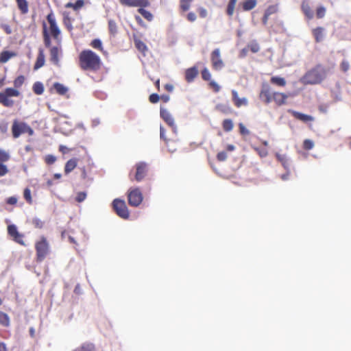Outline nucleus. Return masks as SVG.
<instances>
[{"instance_id": "nucleus-1", "label": "nucleus", "mask_w": 351, "mask_h": 351, "mask_svg": "<svg viewBox=\"0 0 351 351\" xmlns=\"http://www.w3.org/2000/svg\"><path fill=\"white\" fill-rule=\"evenodd\" d=\"M80 66L84 70H97L100 67L99 57L90 50L82 51L79 56Z\"/></svg>"}, {"instance_id": "nucleus-2", "label": "nucleus", "mask_w": 351, "mask_h": 351, "mask_svg": "<svg viewBox=\"0 0 351 351\" xmlns=\"http://www.w3.org/2000/svg\"><path fill=\"white\" fill-rule=\"evenodd\" d=\"M20 92L16 88H8L0 93V103L5 107H12L14 101L12 97H18Z\"/></svg>"}, {"instance_id": "nucleus-3", "label": "nucleus", "mask_w": 351, "mask_h": 351, "mask_svg": "<svg viewBox=\"0 0 351 351\" xmlns=\"http://www.w3.org/2000/svg\"><path fill=\"white\" fill-rule=\"evenodd\" d=\"M12 132L13 137L16 138L19 136L24 133H28L29 135L32 136L34 134L33 130L25 123L19 122L14 121L12 126Z\"/></svg>"}, {"instance_id": "nucleus-4", "label": "nucleus", "mask_w": 351, "mask_h": 351, "mask_svg": "<svg viewBox=\"0 0 351 351\" xmlns=\"http://www.w3.org/2000/svg\"><path fill=\"white\" fill-rule=\"evenodd\" d=\"M112 204L114 210L119 217L123 219L129 217V212L123 200L116 199L113 201Z\"/></svg>"}, {"instance_id": "nucleus-5", "label": "nucleus", "mask_w": 351, "mask_h": 351, "mask_svg": "<svg viewBox=\"0 0 351 351\" xmlns=\"http://www.w3.org/2000/svg\"><path fill=\"white\" fill-rule=\"evenodd\" d=\"M143 201V195L138 188L132 189L128 193V202L132 206H138Z\"/></svg>"}, {"instance_id": "nucleus-6", "label": "nucleus", "mask_w": 351, "mask_h": 351, "mask_svg": "<svg viewBox=\"0 0 351 351\" xmlns=\"http://www.w3.org/2000/svg\"><path fill=\"white\" fill-rule=\"evenodd\" d=\"M36 249L37 252V256L39 261L43 260L49 252V246L46 240L43 238L36 245Z\"/></svg>"}, {"instance_id": "nucleus-7", "label": "nucleus", "mask_w": 351, "mask_h": 351, "mask_svg": "<svg viewBox=\"0 0 351 351\" xmlns=\"http://www.w3.org/2000/svg\"><path fill=\"white\" fill-rule=\"evenodd\" d=\"M211 62L213 68L217 71L221 70L224 66L219 49H215L211 53Z\"/></svg>"}, {"instance_id": "nucleus-8", "label": "nucleus", "mask_w": 351, "mask_h": 351, "mask_svg": "<svg viewBox=\"0 0 351 351\" xmlns=\"http://www.w3.org/2000/svg\"><path fill=\"white\" fill-rule=\"evenodd\" d=\"M160 117L172 128L174 133L177 132V127L171 114L165 108H160Z\"/></svg>"}, {"instance_id": "nucleus-9", "label": "nucleus", "mask_w": 351, "mask_h": 351, "mask_svg": "<svg viewBox=\"0 0 351 351\" xmlns=\"http://www.w3.org/2000/svg\"><path fill=\"white\" fill-rule=\"evenodd\" d=\"M119 2L128 7H147L149 5L148 0H119Z\"/></svg>"}, {"instance_id": "nucleus-10", "label": "nucleus", "mask_w": 351, "mask_h": 351, "mask_svg": "<svg viewBox=\"0 0 351 351\" xmlns=\"http://www.w3.org/2000/svg\"><path fill=\"white\" fill-rule=\"evenodd\" d=\"M8 231L9 234L12 237H13L14 240L16 242H17L21 245H24V242L23 240V235L18 232L17 228L15 225H10L8 227Z\"/></svg>"}, {"instance_id": "nucleus-11", "label": "nucleus", "mask_w": 351, "mask_h": 351, "mask_svg": "<svg viewBox=\"0 0 351 351\" xmlns=\"http://www.w3.org/2000/svg\"><path fill=\"white\" fill-rule=\"evenodd\" d=\"M47 21L50 24V33L51 36L53 38H57L60 32L56 25V20L53 14H50L47 16Z\"/></svg>"}, {"instance_id": "nucleus-12", "label": "nucleus", "mask_w": 351, "mask_h": 351, "mask_svg": "<svg viewBox=\"0 0 351 351\" xmlns=\"http://www.w3.org/2000/svg\"><path fill=\"white\" fill-rule=\"evenodd\" d=\"M293 96V94L291 93H289L287 94L275 92L273 93V99L274 101L279 106L285 104L286 102V99L289 97Z\"/></svg>"}, {"instance_id": "nucleus-13", "label": "nucleus", "mask_w": 351, "mask_h": 351, "mask_svg": "<svg viewBox=\"0 0 351 351\" xmlns=\"http://www.w3.org/2000/svg\"><path fill=\"white\" fill-rule=\"evenodd\" d=\"M146 172V165L143 162H139L136 165V173L135 178L138 182L143 180Z\"/></svg>"}, {"instance_id": "nucleus-14", "label": "nucleus", "mask_w": 351, "mask_h": 351, "mask_svg": "<svg viewBox=\"0 0 351 351\" xmlns=\"http://www.w3.org/2000/svg\"><path fill=\"white\" fill-rule=\"evenodd\" d=\"M232 99L236 106L241 107L242 106H247V99L245 97L240 98L239 97L238 93L233 90L232 91Z\"/></svg>"}, {"instance_id": "nucleus-15", "label": "nucleus", "mask_w": 351, "mask_h": 351, "mask_svg": "<svg viewBox=\"0 0 351 351\" xmlns=\"http://www.w3.org/2000/svg\"><path fill=\"white\" fill-rule=\"evenodd\" d=\"M15 56H16V53L14 52L9 51H3L0 54V62L5 63L10 58H12V57H14Z\"/></svg>"}, {"instance_id": "nucleus-16", "label": "nucleus", "mask_w": 351, "mask_h": 351, "mask_svg": "<svg viewBox=\"0 0 351 351\" xmlns=\"http://www.w3.org/2000/svg\"><path fill=\"white\" fill-rule=\"evenodd\" d=\"M197 73L198 71L196 67H192L187 69L186 71V80L189 82L193 81L197 76Z\"/></svg>"}, {"instance_id": "nucleus-17", "label": "nucleus", "mask_w": 351, "mask_h": 351, "mask_svg": "<svg viewBox=\"0 0 351 351\" xmlns=\"http://www.w3.org/2000/svg\"><path fill=\"white\" fill-rule=\"evenodd\" d=\"M77 159H75V158H72V159L69 160V161H67V162L65 165V167H64L65 173L67 174V173H69L71 171H72L77 166Z\"/></svg>"}, {"instance_id": "nucleus-18", "label": "nucleus", "mask_w": 351, "mask_h": 351, "mask_svg": "<svg viewBox=\"0 0 351 351\" xmlns=\"http://www.w3.org/2000/svg\"><path fill=\"white\" fill-rule=\"evenodd\" d=\"M45 64V55L42 49L39 50V54L38 56L36 62L34 65V69H38L42 67Z\"/></svg>"}, {"instance_id": "nucleus-19", "label": "nucleus", "mask_w": 351, "mask_h": 351, "mask_svg": "<svg viewBox=\"0 0 351 351\" xmlns=\"http://www.w3.org/2000/svg\"><path fill=\"white\" fill-rule=\"evenodd\" d=\"M59 54H60V49L58 47H55L51 48V51H50L51 60L56 64H58Z\"/></svg>"}, {"instance_id": "nucleus-20", "label": "nucleus", "mask_w": 351, "mask_h": 351, "mask_svg": "<svg viewBox=\"0 0 351 351\" xmlns=\"http://www.w3.org/2000/svg\"><path fill=\"white\" fill-rule=\"evenodd\" d=\"M19 9L23 14L28 12V3L26 0H16Z\"/></svg>"}, {"instance_id": "nucleus-21", "label": "nucleus", "mask_w": 351, "mask_h": 351, "mask_svg": "<svg viewBox=\"0 0 351 351\" xmlns=\"http://www.w3.org/2000/svg\"><path fill=\"white\" fill-rule=\"evenodd\" d=\"M74 351H95V348L93 344L85 343L77 348Z\"/></svg>"}, {"instance_id": "nucleus-22", "label": "nucleus", "mask_w": 351, "mask_h": 351, "mask_svg": "<svg viewBox=\"0 0 351 351\" xmlns=\"http://www.w3.org/2000/svg\"><path fill=\"white\" fill-rule=\"evenodd\" d=\"M288 112L291 113L297 119H299L303 122L307 121V115L305 114L300 113L293 110H289Z\"/></svg>"}, {"instance_id": "nucleus-23", "label": "nucleus", "mask_w": 351, "mask_h": 351, "mask_svg": "<svg viewBox=\"0 0 351 351\" xmlns=\"http://www.w3.org/2000/svg\"><path fill=\"white\" fill-rule=\"evenodd\" d=\"M271 82L278 86H285L286 85V80L283 77L274 76L271 78Z\"/></svg>"}, {"instance_id": "nucleus-24", "label": "nucleus", "mask_w": 351, "mask_h": 351, "mask_svg": "<svg viewBox=\"0 0 351 351\" xmlns=\"http://www.w3.org/2000/svg\"><path fill=\"white\" fill-rule=\"evenodd\" d=\"M10 321L9 316L6 313L0 311V324L8 327L10 326Z\"/></svg>"}, {"instance_id": "nucleus-25", "label": "nucleus", "mask_w": 351, "mask_h": 351, "mask_svg": "<svg viewBox=\"0 0 351 351\" xmlns=\"http://www.w3.org/2000/svg\"><path fill=\"white\" fill-rule=\"evenodd\" d=\"M256 5V0H247L243 2V10L245 11L250 10L253 9Z\"/></svg>"}, {"instance_id": "nucleus-26", "label": "nucleus", "mask_w": 351, "mask_h": 351, "mask_svg": "<svg viewBox=\"0 0 351 351\" xmlns=\"http://www.w3.org/2000/svg\"><path fill=\"white\" fill-rule=\"evenodd\" d=\"M33 90L36 95H41L44 91V86L41 82H37L33 85Z\"/></svg>"}, {"instance_id": "nucleus-27", "label": "nucleus", "mask_w": 351, "mask_h": 351, "mask_svg": "<svg viewBox=\"0 0 351 351\" xmlns=\"http://www.w3.org/2000/svg\"><path fill=\"white\" fill-rule=\"evenodd\" d=\"M54 88L60 95H64L68 90V88L66 86L60 83H55Z\"/></svg>"}, {"instance_id": "nucleus-28", "label": "nucleus", "mask_w": 351, "mask_h": 351, "mask_svg": "<svg viewBox=\"0 0 351 351\" xmlns=\"http://www.w3.org/2000/svg\"><path fill=\"white\" fill-rule=\"evenodd\" d=\"M215 108L224 114H228L230 112V108L228 104H219L215 106Z\"/></svg>"}, {"instance_id": "nucleus-29", "label": "nucleus", "mask_w": 351, "mask_h": 351, "mask_svg": "<svg viewBox=\"0 0 351 351\" xmlns=\"http://www.w3.org/2000/svg\"><path fill=\"white\" fill-rule=\"evenodd\" d=\"M136 47L141 52H145L147 50L146 45L139 39L134 40Z\"/></svg>"}, {"instance_id": "nucleus-30", "label": "nucleus", "mask_w": 351, "mask_h": 351, "mask_svg": "<svg viewBox=\"0 0 351 351\" xmlns=\"http://www.w3.org/2000/svg\"><path fill=\"white\" fill-rule=\"evenodd\" d=\"M143 7H141L138 11V12L147 20L152 21L153 19V15L147 10H145L143 8Z\"/></svg>"}, {"instance_id": "nucleus-31", "label": "nucleus", "mask_w": 351, "mask_h": 351, "mask_svg": "<svg viewBox=\"0 0 351 351\" xmlns=\"http://www.w3.org/2000/svg\"><path fill=\"white\" fill-rule=\"evenodd\" d=\"M237 2V0H230L227 8V13L229 16L233 14Z\"/></svg>"}, {"instance_id": "nucleus-32", "label": "nucleus", "mask_w": 351, "mask_h": 351, "mask_svg": "<svg viewBox=\"0 0 351 351\" xmlns=\"http://www.w3.org/2000/svg\"><path fill=\"white\" fill-rule=\"evenodd\" d=\"M223 128L226 132H230L233 128V123L231 119H225L223 122Z\"/></svg>"}, {"instance_id": "nucleus-33", "label": "nucleus", "mask_w": 351, "mask_h": 351, "mask_svg": "<svg viewBox=\"0 0 351 351\" xmlns=\"http://www.w3.org/2000/svg\"><path fill=\"white\" fill-rule=\"evenodd\" d=\"M193 0H181L180 8L183 11H186L190 8L191 3Z\"/></svg>"}, {"instance_id": "nucleus-34", "label": "nucleus", "mask_w": 351, "mask_h": 351, "mask_svg": "<svg viewBox=\"0 0 351 351\" xmlns=\"http://www.w3.org/2000/svg\"><path fill=\"white\" fill-rule=\"evenodd\" d=\"M63 15H64V25L66 26V27L68 29H71L72 28L71 19L69 16V14L66 13V12H64Z\"/></svg>"}, {"instance_id": "nucleus-35", "label": "nucleus", "mask_w": 351, "mask_h": 351, "mask_svg": "<svg viewBox=\"0 0 351 351\" xmlns=\"http://www.w3.org/2000/svg\"><path fill=\"white\" fill-rule=\"evenodd\" d=\"M10 159V154L5 150L0 149V162H6Z\"/></svg>"}, {"instance_id": "nucleus-36", "label": "nucleus", "mask_w": 351, "mask_h": 351, "mask_svg": "<svg viewBox=\"0 0 351 351\" xmlns=\"http://www.w3.org/2000/svg\"><path fill=\"white\" fill-rule=\"evenodd\" d=\"M25 77L22 75L19 76L17 78L15 79L14 82V85L15 88H19L22 86V84L24 83Z\"/></svg>"}, {"instance_id": "nucleus-37", "label": "nucleus", "mask_w": 351, "mask_h": 351, "mask_svg": "<svg viewBox=\"0 0 351 351\" xmlns=\"http://www.w3.org/2000/svg\"><path fill=\"white\" fill-rule=\"evenodd\" d=\"M247 48L250 49L253 53H256L260 49L258 44L255 42L250 43L247 46Z\"/></svg>"}, {"instance_id": "nucleus-38", "label": "nucleus", "mask_w": 351, "mask_h": 351, "mask_svg": "<svg viewBox=\"0 0 351 351\" xmlns=\"http://www.w3.org/2000/svg\"><path fill=\"white\" fill-rule=\"evenodd\" d=\"M264 96L265 97V101L269 103L271 100V97L268 90L263 89L261 93V97Z\"/></svg>"}, {"instance_id": "nucleus-39", "label": "nucleus", "mask_w": 351, "mask_h": 351, "mask_svg": "<svg viewBox=\"0 0 351 351\" xmlns=\"http://www.w3.org/2000/svg\"><path fill=\"white\" fill-rule=\"evenodd\" d=\"M90 45L95 49H102V43L100 40L95 39L91 42Z\"/></svg>"}, {"instance_id": "nucleus-40", "label": "nucleus", "mask_w": 351, "mask_h": 351, "mask_svg": "<svg viewBox=\"0 0 351 351\" xmlns=\"http://www.w3.org/2000/svg\"><path fill=\"white\" fill-rule=\"evenodd\" d=\"M108 27L109 30L112 34H115L117 32V25L114 21L110 20L108 21Z\"/></svg>"}, {"instance_id": "nucleus-41", "label": "nucleus", "mask_w": 351, "mask_h": 351, "mask_svg": "<svg viewBox=\"0 0 351 351\" xmlns=\"http://www.w3.org/2000/svg\"><path fill=\"white\" fill-rule=\"evenodd\" d=\"M24 198L27 200V202L29 204L32 203V198L31 196V191L29 189H25L24 191Z\"/></svg>"}, {"instance_id": "nucleus-42", "label": "nucleus", "mask_w": 351, "mask_h": 351, "mask_svg": "<svg viewBox=\"0 0 351 351\" xmlns=\"http://www.w3.org/2000/svg\"><path fill=\"white\" fill-rule=\"evenodd\" d=\"M44 41H45V44L47 47H49L50 45V38H49V36L48 35V33L47 32V29H46V25L44 24Z\"/></svg>"}, {"instance_id": "nucleus-43", "label": "nucleus", "mask_w": 351, "mask_h": 351, "mask_svg": "<svg viewBox=\"0 0 351 351\" xmlns=\"http://www.w3.org/2000/svg\"><path fill=\"white\" fill-rule=\"evenodd\" d=\"M202 77L205 80H209L211 77V74L209 71L205 68L202 72Z\"/></svg>"}, {"instance_id": "nucleus-44", "label": "nucleus", "mask_w": 351, "mask_h": 351, "mask_svg": "<svg viewBox=\"0 0 351 351\" xmlns=\"http://www.w3.org/2000/svg\"><path fill=\"white\" fill-rule=\"evenodd\" d=\"M84 0H77L74 3V10L77 11V10H80V8H82L84 6Z\"/></svg>"}, {"instance_id": "nucleus-45", "label": "nucleus", "mask_w": 351, "mask_h": 351, "mask_svg": "<svg viewBox=\"0 0 351 351\" xmlns=\"http://www.w3.org/2000/svg\"><path fill=\"white\" fill-rule=\"evenodd\" d=\"M8 172L6 165L0 163V177L5 176Z\"/></svg>"}, {"instance_id": "nucleus-46", "label": "nucleus", "mask_w": 351, "mask_h": 351, "mask_svg": "<svg viewBox=\"0 0 351 351\" xmlns=\"http://www.w3.org/2000/svg\"><path fill=\"white\" fill-rule=\"evenodd\" d=\"M217 157L219 161H224L227 158V154L225 152H221L217 154Z\"/></svg>"}, {"instance_id": "nucleus-47", "label": "nucleus", "mask_w": 351, "mask_h": 351, "mask_svg": "<svg viewBox=\"0 0 351 351\" xmlns=\"http://www.w3.org/2000/svg\"><path fill=\"white\" fill-rule=\"evenodd\" d=\"M149 101H150V102L154 103V104L157 103L159 101V96L155 93L152 94L149 96Z\"/></svg>"}, {"instance_id": "nucleus-48", "label": "nucleus", "mask_w": 351, "mask_h": 351, "mask_svg": "<svg viewBox=\"0 0 351 351\" xmlns=\"http://www.w3.org/2000/svg\"><path fill=\"white\" fill-rule=\"evenodd\" d=\"M56 158L52 155H48L45 158V161L47 164H52L56 161Z\"/></svg>"}, {"instance_id": "nucleus-49", "label": "nucleus", "mask_w": 351, "mask_h": 351, "mask_svg": "<svg viewBox=\"0 0 351 351\" xmlns=\"http://www.w3.org/2000/svg\"><path fill=\"white\" fill-rule=\"evenodd\" d=\"M239 126L241 134L244 135L249 134V130L244 126L243 123H239Z\"/></svg>"}, {"instance_id": "nucleus-50", "label": "nucleus", "mask_w": 351, "mask_h": 351, "mask_svg": "<svg viewBox=\"0 0 351 351\" xmlns=\"http://www.w3.org/2000/svg\"><path fill=\"white\" fill-rule=\"evenodd\" d=\"M86 194L85 193H79L76 197V200L81 202L85 199Z\"/></svg>"}, {"instance_id": "nucleus-51", "label": "nucleus", "mask_w": 351, "mask_h": 351, "mask_svg": "<svg viewBox=\"0 0 351 351\" xmlns=\"http://www.w3.org/2000/svg\"><path fill=\"white\" fill-rule=\"evenodd\" d=\"M261 157H265L267 155V151L266 149L256 148Z\"/></svg>"}, {"instance_id": "nucleus-52", "label": "nucleus", "mask_w": 351, "mask_h": 351, "mask_svg": "<svg viewBox=\"0 0 351 351\" xmlns=\"http://www.w3.org/2000/svg\"><path fill=\"white\" fill-rule=\"evenodd\" d=\"M199 16L202 18H205L207 16V11L204 8H199Z\"/></svg>"}, {"instance_id": "nucleus-53", "label": "nucleus", "mask_w": 351, "mask_h": 351, "mask_svg": "<svg viewBox=\"0 0 351 351\" xmlns=\"http://www.w3.org/2000/svg\"><path fill=\"white\" fill-rule=\"evenodd\" d=\"M1 27L8 34H12V29L8 25L3 24L1 25Z\"/></svg>"}, {"instance_id": "nucleus-54", "label": "nucleus", "mask_w": 351, "mask_h": 351, "mask_svg": "<svg viewBox=\"0 0 351 351\" xmlns=\"http://www.w3.org/2000/svg\"><path fill=\"white\" fill-rule=\"evenodd\" d=\"M187 19L189 21H191V22H193L195 21L196 19V15L195 13L193 12H189L188 14H187Z\"/></svg>"}, {"instance_id": "nucleus-55", "label": "nucleus", "mask_w": 351, "mask_h": 351, "mask_svg": "<svg viewBox=\"0 0 351 351\" xmlns=\"http://www.w3.org/2000/svg\"><path fill=\"white\" fill-rule=\"evenodd\" d=\"M16 202H17V198L16 197H10L8 198V199H7V203L9 204L14 205V204H16Z\"/></svg>"}, {"instance_id": "nucleus-56", "label": "nucleus", "mask_w": 351, "mask_h": 351, "mask_svg": "<svg viewBox=\"0 0 351 351\" xmlns=\"http://www.w3.org/2000/svg\"><path fill=\"white\" fill-rule=\"evenodd\" d=\"M33 223L38 228H41L43 226V222L38 219H34L33 220Z\"/></svg>"}, {"instance_id": "nucleus-57", "label": "nucleus", "mask_w": 351, "mask_h": 351, "mask_svg": "<svg viewBox=\"0 0 351 351\" xmlns=\"http://www.w3.org/2000/svg\"><path fill=\"white\" fill-rule=\"evenodd\" d=\"M210 85L212 86V87L214 88L215 91V92H218L220 90V86L215 82H213L212 81L210 82Z\"/></svg>"}, {"instance_id": "nucleus-58", "label": "nucleus", "mask_w": 351, "mask_h": 351, "mask_svg": "<svg viewBox=\"0 0 351 351\" xmlns=\"http://www.w3.org/2000/svg\"><path fill=\"white\" fill-rule=\"evenodd\" d=\"M269 15H271V12H269V11H265V15H264V17L263 19V22L264 24H265L267 23Z\"/></svg>"}, {"instance_id": "nucleus-59", "label": "nucleus", "mask_w": 351, "mask_h": 351, "mask_svg": "<svg viewBox=\"0 0 351 351\" xmlns=\"http://www.w3.org/2000/svg\"><path fill=\"white\" fill-rule=\"evenodd\" d=\"M160 136L161 138H163V139L165 140V129L162 126H160Z\"/></svg>"}, {"instance_id": "nucleus-60", "label": "nucleus", "mask_w": 351, "mask_h": 351, "mask_svg": "<svg viewBox=\"0 0 351 351\" xmlns=\"http://www.w3.org/2000/svg\"><path fill=\"white\" fill-rule=\"evenodd\" d=\"M277 157L278 158L279 160H280L282 163V165L285 166V167L286 168V166H285V156H280L279 154L277 155Z\"/></svg>"}, {"instance_id": "nucleus-61", "label": "nucleus", "mask_w": 351, "mask_h": 351, "mask_svg": "<svg viewBox=\"0 0 351 351\" xmlns=\"http://www.w3.org/2000/svg\"><path fill=\"white\" fill-rule=\"evenodd\" d=\"M0 351H7V347L5 343L3 342L0 343Z\"/></svg>"}, {"instance_id": "nucleus-62", "label": "nucleus", "mask_w": 351, "mask_h": 351, "mask_svg": "<svg viewBox=\"0 0 351 351\" xmlns=\"http://www.w3.org/2000/svg\"><path fill=\"white\" fill-rule=\"evenodd\" d=\"M60 150L62 153L65 154V153L69 150V149H68L66 146L60 145Z\"/></svg>"}, {"instance_id": "nucleus-63", "label": "nucleus", "mask_w": 351, "mask_h": 351, "mask_svg": "<svg viewBox=\"0 0 351 351\" xmlns=\"http://www.w3.org/2000/svg\"><path fill=\"white\" fill-rule=\"evenodd\" d=\"M165 88L168 91H172L173 90V86L171 84H166Z\"/></svg>"}, {"instance_id": "nucleus-64", "label": "nucleus", "mask_w": 351, "mask_h": 351, "mask_svg": "<svg viewBox=\"0 0 351 351\" xmlns=\"http://www.w3.org/2000/svg\"><path fill=\"white\" fill-rule=\"evenodd\" d=\"M247 48H245V49H242L241 51V57L245 56L246 54H247Z\"/></svg>"}]
</instances>
